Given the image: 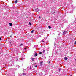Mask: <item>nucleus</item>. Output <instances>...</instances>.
<instances>
[{
  "label": "nucleus",
  "instance_id": "8",
  "mask_svg": "<svg viewBox=\"0 0 76 76\" xmlns=\"http://www.w3.org/2000/svg\"><path fill=\"white\" fill-rule=\"evenodd\" d=\"M35 10L36 12H38V9H36Z\"/></svg>",
  "mask_w": 76,
  "mask_h": 76
},
{
  "label": "nucleus",
  "instance_id": "15",
  "mask_svg": "<svg viewBox=\"0 0 76 76\" xmlns=\"http://www.w3.org/2000/svg\"><path fill=\"white\" fill-rule=\"evenodd\" d=\"M23 57H24V58L23 57H22L21 58H22V60H23V59H24V56H23Z\"/></svg>",
  "mask_w": 76,
  "mask_h": 76
},
{
  "label": "nucleus",
  "instance_id": "31",
  "mask_svg": "<svg viewBox=\"0 0 76 76\" xmlns=\"http://www.w3.org/2000/svg\"><path fill=\"white\" fill-rule=\"evenodd\" d=\"M70 76H72V75H71Z\"/></svg>",
  "mask_w": 76,
  "mask_h": 76
},
{
  "label": "nucleus",
  "instance_id": "13",
  "mask_svg": "<svg viewBox=\"0 0 76 76\" xmlns=\"http://www.w3.org/2000/svg\"><path fill=\"white\" fill-rule=\"evenodd\" d=\"M48 27L49 28V29L51 28V26H49Z\"/></svg>",
  "mask_w": 76,
  "mask_h": 76
},
{
  "label": "nucleus",
  "instance_id": "16",
  "mask_svg": "<svg viewBox=\"0 0 76 76\" xmlns=\"http://www.w3.org/2000/svg\"><path fill=\"white\" fill-rule=\"evenodd\" d=\"M34 30H33L31 31V33H33L34 32Z\"/></svg>",
  "mask_w": 76,
  "mask_h": 76
},
{
  "label": "nucleus",
  "instance_id": "6",
  "mask_svg": "<svg viewBox=\"0 0 76 76\" xmlns=\"http://www.w3.org/2000/svg\"><path fill=\"white\" fill-rule=\"evenodd\" d=\"M31 60L33 61H34V60H35V58H31Z\"/></svg>",
  "mask_w": 76,
  "mask_h": 76
},
{
  "label": "nucleus",
  "instance_id": "4",
  "mask_svg": "<svg viewBox=\"0 0 76 76\" xmlns=\"http://www.w3.org/2000/svg\"><path fill=\"white\" fill-rule=\"evenodd\" d=\"M43 63V62L42 61L40 62V66H42Z\"/></svg>",
  "mask_w": 76,
  "mask_h": 76
},
{
  "label": "nucleus",
  "instance_id": "22",
  "mask_svg": "<svg viewBox=\"0 0 76 76\" xmlns=\"http://www.w3.org/2000/svg\"><path fill=\"white\" fill-rule=\"evenodd\" d=\"M1 38L0 37V41H1Z\"/></svg>",
  "mask_w": 76,
  "mask_h": 76
},
{
  "label": "nucleus",
  "instance_id": "1",
  "mask_svg": "<svg viewBox=\"0 0 76 76\" xmlns=\"http://www.w3.org/2000/svg\"><path fill=\"white\" fill-rule=\"evenodd\" d=\"M67 31H65L63 32V35H66L67 33Z\"/></svg>",
  "mask_w": 76,
  "mask_h": 76
},
{
  "label": "nucleus",
  "instance_id": "7",
  "mask_svg": "<svg viewBox=\"0 0 76 76\" xmlns=\"http://www.w3.org/2000/svg\"><path fill=\"white\" fill-rule=\"evenodd\" d=\"M9 24H10V26H12V23H10Z\"/></svg>",
  "mask_w": 76,
  "mask_h": 76
},
{
  "label": "nucleus",
  "instance_id": "25",
  "mask_svg": "<svg viewBox=\"0 0 76 76\" xmlns=\"http://www.w3.org/2000/svg\"><path fill=\"white\" fill-rule=\"evenodd\" d=\"M59 71L60 72V70H61V69H59Z\"/></svg>",
  "mask_w": 76,
  "mask_h": 76
},
{
  "label": "nucleus",
  "instance_id": "14",
  "mask_svg": "<svg viewBox=\"0 0 76 76\" xmlns=\"http://www.w3.org/2000/svg\"><path fill=\"white\" fill-rule=\"evenodd\" d=\"M39 54H42V52H39Z\"/></svg>",
  "mask_w": 76,
  "mask_h": 76
},
{
  "label": "nucleus",
  "instance_id": "24",
  "mask_svg": "<svg viewBox=\"0 0 76 76\" xmlns=\"http://www.w3.org/2000/svg\"><path fill=\"white\" fill-rule=\"evenodd\" d=\"M51 62H50V61H49V62H48V63H49V64H50V63Z\"/></svg>",
  "mask_w": 76,
  "mask_h": 76
},
{
  "label": "nucleus",
  "instance_id": "3",
  "mask_svg": "<svg viewBox=\"0 0 76 76\" xmlns=\"http://www.w3.org/2000/svg\"><path fill=\"white\" fill-rule=\"evenodd\" d=\"M37 52H35V54L34 55V56L35 57H37Z\"/></svg>",
  "mask_w": 76,
  "mask_h": 76
},
{
  "label": "nucleus",
  "instance_id": "26",
  "mask_svg": "<svg viewBox=\"0 0 76 76\" xmlns=\"http://www.w3.org/2000/svg\"><path fill=\"white\" fill-rule=\"evenodd\" d=\"M72 12H70V11L69 12V13H72Z\"/></svg>",
  "mask_w": 76,
  "mask_h": 76
},
{
  "label": "nucleus",
  "instance_id": "2",
  "mask_svg": "<svg viewBox=\"0 0 76 76\" xmlns=\"http://www.w3.org/2000/svg\"><path fill=\"white\" fill-rule=\"evenodd\" d=\"M27 69H29V70H31V69H32V67L31 66H29L27 68Z\"/></svg>",
  "mask_w": 76,
  "mask_h": 76
},
{
  "label": "nucleus",
  "instance_id": "20",
  "mask_svg": "<svg viewBox=\"0 0 76 76\" xmlns=\"http://www.w3.org/2000/svg\"><path fill=\"white\" fill-rule=\"evenodd\" d=\"M35 67H37V65H36L35 66Z\"/></svg>",
  "mask_w": 76,
  "mask_h": 76
},
{
  "label": "nucleus",
  "instance_id": "10",
  "mask_svg": "<svg viewBox=\"0 0 76 76\" xmlns=\"http://www.w3.org/2000/svg\"><path fill=\"white\" fill-rule=\"evenodd\" d=\"M16 67V68H19V66H18V65H16L15 66Z\"/></svg>",
  "mask_w": 76,
  "mask_h": 76
},
{
  "label": "nucleus",
  "instance_id": "18",
  "mask_svg": "<svg viewBox=\"0 0 76 76\" xmlns=\"http://www.w3.org/2000/svg\"><path fill=\"white\" fill-rule=\"evenodd\" d=\"M43 53H45V50H43Z\"/></svg>",
  "mask_w": 76,
  "mask_h": 76
},
{
  "label": "nucleus",
  "instance_id": "11",
  "mask_svg": "<svg viewBox=\"0 0 76 76\" xmlns=\"http://www.w3.org/2000/svg\"><path fill=\"white\" fill-rule=\"evenodd\" d=\"M15 3H16L18 2V0H16V1H15Z\"/></svg>",
  "mask_w": 76,
  "mask_h": 76
},
{
  "label": "nucleus",
  "instance_id": "29",
  "mask_svg": "<svg viewBox=\"0 0 76 76\" xmlns=\"http://www.w3.org/2000/svg\"><path fill=\"white\" fill-rule=\"evenodd\" d=\"M10 37H12V36H10Z\"/></svg>",
  "mask_w": 76,
  "mask_h": 76
},
{
  "label": "nucleus",
  "instance_id": "21",
  "mask_svg": "<svg viewBox=\"0 0 76 76\" xmlns=\"http://www.w3.org/2000/svg\"><path fill=\"white\" fill-rule=\"evenodd\" d=\"M42 42H44V41L43 40H42Z\"/></svg>",
  "mask_w": 76,
  "mask_h": 76
},
{
  "label": "nucleus",
  "instance_id": "19",
  "mask_svg": "<svg viewBox=\"0 0 76 76\" xmlns=\"http://www.w3.org/2000/svg\"><path fill=\"white\" fill-rule=\"evenodd\" d=\"M74 44H76V41L74 43Z\"/></svg>",
  "mask_w": 76,
  "mask_h": 76
},
{
  "label": "nucleus",
  "instance_id": "28",
  "mask_svg": "<svg viewBox=\"0 0 76 76\" xmlns=\"http://www.w3.org/2000/svg\"><path fill=\"white\" fill-rule=\"evenodd\" d=\"M6 41H7V39L6 40Z\"/></svg>",
  "mask_w": 76,
  "mask_h": 76
},
{
  "label": "nucleus",
  "instance_id": "9",
  "mask_svg": "<svg viewBox=\"0 0 76 76\" xmlns=\"http://www.w3.org/2000/svg\"><path fill=\"white\" fill-rule=\"evenodd\" d=\"M25 75V74L24 73H23L22 74V75L23 76H24V75Z\"/></svg>",
  "mask_w": 76,
  "mask_h": 76
},
{
  "label": "nucleus",
  "instance_id": "5",
  "mask_svg": "<svg viewBox=\"0 0 76 76\" xmlns=\"http://www.w3.org/2000/svg\"><path fill=\"white\" fill-rule=\"evenodd\" d=\"M64 59H65V60H67V59H68V58H67L66 57H65L64 58Z\"/></svg>",
  "mask_w": 76,
  "mask_h": 76
},
{
  "label": "nucleus",
  "instance_id": "27",
  "mask_svg": "<svg viewBox=\"0 0 76 76\" xmlns=\"http://www.w3.org/2000/svg\"><path fill=\"white\" fill-rule=\"evenodd\" d=\"M25 50H26V48H24Z\"/></svg>",
  "mask_w": 76,
  "mask_h": 76
},
{
  "label": "nucleus",
  "instance_id": "12",
  "mask_svg": "<svg viewBox=\"0 0 76 76\" xmlns=\"http://www.w3.org/2000/svg\"><path fill=\"white\" fill-rule=\"evenodd\" d=\"M23 45V44H20V45H19V46H22V45Z\"/></svg>",
  "mask_w": 76,
  "mask_h": 76
},
{
  "label": "nucleus",
  "instance_id": "30",
  "mask_svg": "<svg viewBox=\"0 0 76 76\" xmlns=\"http://www.w3.org/2000/svg\"><path fill=\"white\" fill-rule=\"evenodd\" d=\"M75 19H76V18H75Z\"/></svg>",
  "mask_w": 76,
  "mask_h": 76
},
{
  "label": "nucleus",
  "instance_id": "17",
  "mask_svg": "<svg viewBox=\"0 0 76 76\" xmlns=\"http://www.w3.org/2000/svg\"><path fill=\"white\" fill-rule=\"evenodd\" d=\"M29 24L30 25H31V22H29Z\"/></svg>",
  "mask_w": 76,
  "mask_h": 76
},
{
  "label": "nucleus",
  "instance_id": "23",
  "mask_svg": "<svg viewBox=\"0 0 76 76\" xmlns=\"http://www.w3.org/2000/svg\"><path fill=\"white\" fill-rule=\"evenodd\" d=\"M39 19L40 18H41V17L40 16H39Z\"/></svg>",
  "mask_w": 76,
  "mask_h": 76
}]
</instances>
